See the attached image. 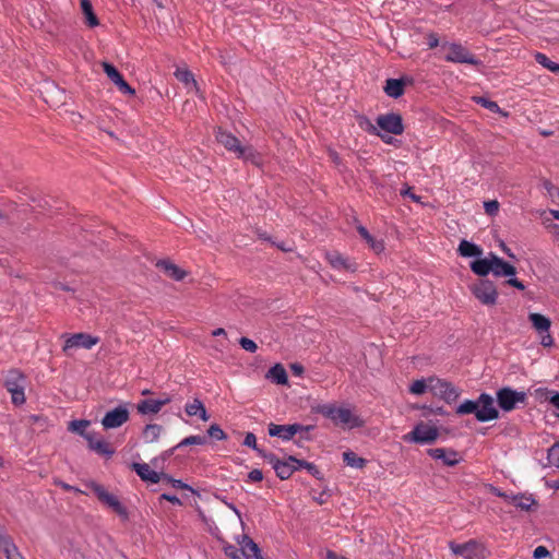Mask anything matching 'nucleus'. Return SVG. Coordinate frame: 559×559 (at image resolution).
I'll return each mask as SVG.
<instances>
[{
    "instance_id": "1",
    "label": "nucleus",
    "mask_w": 559,
    "mask_h": 559,
    "mask_svg": "<svg viewBox=\"0 0 559 559\" xmlns=\"http://www.w3.org/2000/svg\"><path fill=\"white\" fill-rule=\"evenodd\" d=\"M471 270L478 276L485 277L492 273L496 277H509L507 284L519 290H524L523 282L514 277L516 269L493 252H489L487 257L471 262Z\"/></svg>"
},
{
    "instance_id": "2",
    "label": "nucleus",
    "mask_w": 559,
    "mask_h": 559,
    "mask_svg": "<svg viewBox=\"0 0 559 559\" xmlns=\"http://www.w3.org/2000/svg\"><path fill=\"white\" fill-rule=\"evenodd\" d=\"M377 126L370 120L365 119L360 127L370 134L382 139L386 144L392 142V138L388 134L400 135L404 132L402 116L395 112L379 115L376 119Z\"/></svg>"
},
{
    "instance_id": "3",
    "label": "nucleus",
    "mask_w": 559,
    "mask_h": 559,
    "mask_svg": "<svg viewBox=\"0 0 559 559\" xmlns=\"http://www.w3.org/2000/svg\"><path fill=\"white\" fill-rule=\"evenodd\" d=\"M317 413L331 419L335 425H341L349 429L360 428L364 426V420L349 407L336 406L334 403H326L319 405L316 408Z\"/></svg>"
},
{
    "instance_id": "4",
    "label": "nucleus",
    "mask_w": 559,
    "mask_h": 559,
    "mask_svg": "<svg viewBox=\"0 0 559 559\" xmlns=\"http://www.w3.org/2000/svg\"><path fill=\"white\" fill-rule=\"evenodd\" d=\"M25 386L26 378L20 370L11 369L8 371L4 378V388L11 394V401L14 405L20 406L25 403Z\"/></svg>"
},
{
    "instance_id": "5",
    "label": "nucleus",
    "mask_w": 559,
    "mask_h": 559,
    "mask_svg": "<svg viewBox=\"0 0 559 559\" xmlns=\"http://www.w3.org/2000/svg\"><path fill=\"white\" fill-rule=\"evenodd\" d=\"M439 431L436 426H431L425 423L417 424L411 432L404 436V441L430 444L437 440Z\"/></svg>"
},
{
    "instance_id": "6",
    "label": "nucleus",
    "mask_w": 559,
    "mask_h": 559,
    "mask_svg": "<svg viewBox=\"0 0 559 559\" xmlns=\"http://www.w3.org/2000/svg\"><path fill=\"white\" fill-rule=\"evenodd\" d=\"M473 295L485 306H493L498 299V292L493 282L481 278L471 287Z\"/></svg>"
},
{
    "instance_id": "7",
    "label": "nucleus",
    "mask_w": 559,
    "mask_h": 559,
    "mask_svg": "<svg viewBox=\"0 0 559 559\" xmlns=\"http://www.w3.org/2000/svg\"><path fill=\"white\" fill-rule=\"evenodd\" d=\"M62 337L64 338V344L62 347V350L64 353H69L71 349L76 348L91 349L99 342V337L83 332L74 334H63Z\"/></svg>"
},
{
    "instance_id": "8",
    "label": "nucleus",
    "mask_w": 559,
    "mask_h": 559,
    "mask_svg": "<svg viewBox=\"0 0 559 559\" xmlns=\"http://www.w3.org/2000/svg\"><path fill=\"white\" fill-rule=\"evenodd\" d=\"M430 392L435 396L444 400L447 403H452L460 396L457 388L452 383L436 377H430Z\"/></svg>"
},
{
    "instance_id": "9",
    "label": "nucleus",
    "mask_w": 559,
    "mask_h": 559,
    "mask_svg": "<svg viewBox=\"0 0 559 559\" xmlns=\"http://www.w3.org/2000/svg\"><path fill=\"white\" fill-rule=\"evenodd\" d=\"M475 417L479 423L495 420L499 417V412L495 406V400L490 394L481 393L477 397V411Z\"/></svg>"
},
{
    "instance_id": "10",
    "label": "nucleus",
    "mask_w": 559,
    "mask_h": 559,
    "mask_svg": "<svg viewBox=\"0 0 559 559\" xmlns=\"http://www.w3.org/2000/svg\"><path fill=\"white\" fill-rule=\"evenodd\" d=\"M525 400V392H519L509 386L502 388L497 391L498 405L504 412L513 411L519 403H524Z\"/></svg>"
},
{
    "instance_id": "11",
    "label": "nucleus",
    "mask_w": 559,
    "mask_h": 559,
    "mask_svg": "<svg viewBox=\"0 0 559 559\" xmlns=\"http://www.w3.org/2000/svg\"><path fill=\"white\" fill-rule=\"evenodd\" d=\"M443 48H447L448 50L444 56V60L449 62L467 63L473 66L479 64V60L460 44H447Z\"/></svg>"
},
{
    "instance_id": "12",
    "label": "nucleus",
    "mask_w": 559,
    "mask_h": 559,
    "mask_svg": "<svg viewBox=\"0 0 559 559\" xmlns=\"http://www.w3.org/2000/svg\"><path fill=\"white\" fill-rule=\"evenodd\" d=\"M313 429V426H304L300 424H292V425H269V435L271 437H278L283 441H289L296 433L299 432H309Z\"/></svg>"
},
{
    "instance_id": "13",
    "label": "nucleus",
    "mask_w": 559,
    "mask_h": 559,
    "mask_svg": "<svg viewBox=\"0 0 559 559\" xmlns=\"http://www.w3.org/2000/svg\"><path fill=\"white\" fill-rule=\"evenodd\" d=\"M262 457L273 467L276 476L282 480L288 479L298 469V466L293 465L289 456L285 461H281L273 453L262 454Z\"/></svg>"
},
{
    "instance_id": "14",
    "label": "nucleus",
    "mask_w": 559,
    "mask_h": 559,
    "mask_svg": "<svg viewBox=\"0 0 559 559\" xmlns=\"http://www.w3.org/2000/svg\"><path fill=\"white\" fill-rule=\"evenodd\" d=\"M129 419V411L126 406L119 405L108 411L102 419L105 429H115L121 427Z\"/></svg>"
},
{
    "instance_id": "15",
    "label": "nucleus",
    "mask_w": 559,
    "mask_h": 559,
    "mask_svg": "<svg viewBox=\"0 0 559 559\" xmlns=\"http://www.w3.org/2000/svg\"><path fill=\"white\" fill-rule=\"evenodd\" d=\"M94 492L98 497L100 501L110 507L116 513L119 515L127 518L128 513L126 508L121 504L118 498L111 493H109L103 486L94 485Z\"/></svg>"
},
{
    "instance_id": "16",
    "label": "nucleus",
    "mask_w": 559,
    "mask_h": 559,
    "mask_svg": "<svg viewBox=\"0 0 559 559\" xmlns=\"http://www.w3.org/2000/svg\"><path fill=\"white\" fill-rule=\"evenodd\" d=\"M449 546L454 555L461 556L464 559H476L481 551L480 545L475 540H469L464 544H455L451 542Z\"/></svg>"
},
{
    "instance_id": "17",
    "label": "nucleus",
    "mask_w": 559,
    "mask_h": 559,
    "mask_svg": "<svg viewBox=\"0 0 559 559\" xmlns=\"http://www.w3.org/2000/svg\"><path fill=\"white\" fill-rule=\"evenodd\" d=\"M103 70L106 75L112 81V83L119 88V91L123 94L133 95L135 93L134 88H132L120 74V72L116 69L115 66L108 62L103 63Z\"/></svg>"
},
{
    "instance_id": "18",
    "label": "nucleus",
    "mask_w": 559,
    "mask_h": 559,
    "mask_svg": "<svg viewBox=\"0 0 559 559\" xmlns=\"http://www.w3.org/2000/svg\"><path fill=\"white\" fill-rule=\"evenodd\" d=\"M85 439L88 443V448L97 454L106 457L114 455L115 450L103 438H97L96 433H87L85 435Z\"/></svg>"
},
{
    "instance_id": "19",
    "label": "nucleus",
    "mask_w": 559,
    "mask_h": 559,
    "mask_svg": "<svg viewBox=\"0 0 559 559\" xmlns=\"http://www.w3.org/2000/svg\"><path fill=\"white\" fill-rule=\"evenodd\" d=\"M170 401L171 400L168 396L164 399H146L136 405V409L142 415L157 414L163 406L170 403Z\"/></svg>"
},
{
    "instance_id": "20",
    "label": "nucleus",
    "mask_w": 559,
    "mask_h": 559,
    "mask_svg": "<svg viewBox=\"0 0 559 559\" xmlns=\"http://www.w3.org/2000/svg\"><path fill=\"white\" fill-rule=\"evenodd\" d=\"M429 456L435 460H441L447 466H454L459 464L460 457L456 451L443 448H435L428 450Z\"/></svg>"
},
{
    "instance_id": "21",
    "label": "nucleus",
    "mask_w": 559,
    "mask_h": 559,
    "mask_svg": "<svg viewBox=\"0 0 559 559\" xmlns=\"http://www.w3.org/2000/svg\"><path fill=\"white\" fill-rule=\"evenodd\" d=\"M216 140L219 144H222L227 151L234 153L236 156L243 145H241L240 141L230 132L224 131L219 129L216 132Z\"/></svg>"
},
{
    "instance_id": "22",
    "label": "nucleus",
    "mask_w": 559,
    "mask_h": 559,
    "mask_svg": "<svg viewBox=\"0 0 559 559\" xmlns=\"http://www.w3.org/2000/svg\"><path fill=\"white\" fill-rule=\"evenodd\" d=\"M0 549L7 559H25L13 539L0 530Z\"/></svg>"
},
{
    "instance_id": "23",
    "label": "nucleus",
    "mask_w": 559,
    "mask_h": 559,
    "mask_svg": "<svg viewBox=\"0 0 559 559\" xmlns=\"http://www.w3.org/2000/svg\"><path fill=\"white\" fill-rule=\"evenodd\" d=\"M132 469L142 480L151 484H157L162 478V475L153 471L146 463H133Z\"/></svg>"
},
{
    "instance_id": "24",
    "label": "nucleus",
    "mask_w": 559,
    "mask_h": 559,
    "mask_svg": "<svg viewBox=\"0 0 559 559\" xmlns=\"http://www.w3.org/2000/svg\"><path fill=\"white\" fill-rule=\"evenodd\" d=\"M325 259L335 270H348L352 272L356 270L355 263L349 262L338 252H326Z\"/></svg>"
},
{
    "instance_id": "25",
    "label": "nucleus",
    "mask_w": 559,
    "mask_h": 559,
    "mask_svg": "<svg viewBox=\"0 0 559 559\" xmlns=\"http://www.w3.org/2000/svg\"><path fill=\"white\" fill-rule=\"evenodd\" d=\"M156 266L175 281H182L187 275L183 270L168 260H159Z\"/></svg>"
},
{
    "instance_id": "26",
    "label": "nucleus",
    "mask_w": 559,
    "mask_h": 559,
    "mask_svg": "<svg viewBox=\"0 0 559 559\" xmlns=\"http://www.w3.org/2000/svg\"><path fill=\"white\" fill-rule=\"evenodd\" d=\"M185 412L188 416H198L203 421H207L210 419V415L207 414L204 404L199 399H194L193 402L187 403Z\"/></svg>"
},
{
    "instance_id": "27",
    "label": "nucleus",
    "mask_w": 559,
    "mask_h": 559,
    "mask_svg": "<svg viewBox=\"0 0 559 559\" xmlns=\"http://www.w3.org/2000/svg\"><path fill=\"white\" fill-rule=\"evenodd\" d=\"M404 79H388L383 87L384 93L392 98H399L404 94Z\"/></svg>"
},
{
    "instance_id": "28",
    "label": "nucleus",
    "mask_w": 559,
    "mask_h": 559,
    "mask_svg": "<svg viewBox=\"0 0 559 559\" xmlns=\"http://www.w3.org/2000/svg\"><path fill=\"white\" fill-rule=\"evenodd\" d=\"M528 320L537 333L547 332V330H550L551 321L544 314L532 312L528 314Z\"/></svg>"
},
{
    "instance_id": "29",
    "label": "nucleus",
    "mask_w": 559,
    "mask_h": 559,
    "mask_svg": "<svg viewBox=\"0 0 559 559\" xmlns=\"http://www.w3.org/2000/svg\"><path fill=\"white\" fill-rule=\"evenodd\" d=\"M82 13L84 15V22L90 27H96L99 25V21L94 13L93 5L90 0H80Z\"/></svg>"
},
{
    "instance_id": "30",
    "label": "nucleus",
    "mask_w": 559,
    "mask_h": 559,
    "mask_svg": "<svg viewBox=\"0 0 559 559\" xmlns=\"http://www.w3.org/2000/svg\"><path fill=\"white\" fill-rule=\"evenodd\" d=\"M237 157L255 166L262 165L261 154L257 152L252 146H242Z\"/></svg>"
},
{
    "instance_id": "31",
    "label": "nucleus",
    "mask_w": 559,
    "mask_h": 559,
    "mask_svg": "<svg viewBox=\"0 0 559 559\" xmlns=\"http://www.w3.org/2000/svg\"><path fill=\"white\" fill-rule=\"evenodd\" d=\"M175 76L178 81L183 83L186 87L189 90V92L194 91L198 92V84L194 80V76L191 71L188 69H177L175 71Z\"/></svg>"
},
{
    "instance_id": "32",
    "label": "nucleus",
    "mask_w": 559,
    "mask_h": 559,
    "mask_svg": "<svg viewBox=\"0 0 559 559\" xmlns=\"http://www.w3.org/2000/svg\"><path fill=\"white\" fill-rule=\"evenodd\" d=\"M357 231L374 252L379 253L384 250V242L373 238L365 226L359 225L357 227Z\"/></svg>"
},
{
    "instance_id": "33",
    "label": "nucleus",
    "mask_w": 559,
    "mask_h": 559,
    "mask_svg": "<svg viewBox=\"0 0 559 559\" xmlns=\"http://www.w3.org/2000/svg\"><path fill=\"white\" fill-rule=\"evenodd\" d=\"M207 442L206 437L200 435H193L186 437L182 439L176 447L165 452L166 456H169L174 453L176 449L187 447V445H203Z\"/></svg>"
},
{
    "instance_id": "34",
    "label": "nucleus",
    "mask_w": 559,
    "mask_h": 559,
    "mask_svg": "<svg viewBox=\"0 0 559 559\" xmlns=\"http://www.w3.org/2000/svg\"><path fill=\"white\" fill-rule=\"evenodd\" d=\"M240 545V549L246 554L247 551L251 552L254 559H263L261 556L260 548L257 543L253 542L248 535H242L241 539L238 540Z\"/></svg>"
},
{
    "instance_id": "35",
    "label": "nucleus",
    "mask_w": 559,
    "mask_h": 559,
    "mask_svg": "<svg viewBox=\"0 0 559 559\" xmlns=\"http://www.w3.org/2000/svg\"><path fill=\"white\" fill-rule=\"evenodd\" d=\"M459 253L462 257H480L483 253V250L479 246L475 245L474 242H471L468 240H462L459 245Z\"/></svg>"
},
{
    "instance_id": "36",
    "label": "nucleus",
    "mask_w": 559,
    "mask_h": 559,
    "mask_svg": "<svg viewBox=\"0 0 559 559\" xmlns=\"http://www.w3.org/2000/svg\"><path fill=\"white\" fill-rule=\"evenodd\" d=\"M266 377L277 384H286L288 381L287 372L280 364L271 367Z\"/></svg>"
},
{
    "instance_id": "37",
    "label": "nucleus",
    "mask_w": 559,
    "mask_h": 559,
    "mask_svg": "<svg viewBox=\"0 0 559 559\" xmlns=\"http://www.w3.org/2000/svg\"><path fill=\"white\" fill-rule=\"evenodd\" d=\"M510 503L521 510L527 511L535 503V500L531 496H525V495L519 493V495H512Z\"/></svg>"
},
{
    "instance_id": "38",
    "label": "nucleus",
    "mask_w": 559,
    "mask_h": 559,
    "mask_svg": "<svg viewBox=\"0 0 559 559\" xmlns=\"http://www.w3.org/2000/svg\"><path fill=\"white\" fill-rule=\"evenodd\" d=\"M162 426L157 424H148L143 430V439L145 442H155L159 438Z\"/></svg>"
},
{
    "instance_id": "39",
    "label": "nucleus",
    "mask_w": 559,
    "mask_h": 559,
    "mask_svg": "<svg viewBox=\"0 0 559 559\" xmlns=\"http://www.w3.org/2000/svg\"><path fill=\"white\" fill-rule=\"evenodd\" d=\"M343 461L346 463V465L354 467V468H362L367 461L360 456H358L353 451H346L343 453Z\"/></svg>"
},
{
    "instance_id": "40",
    "label": "nucleus",
    "mask_w": 559,
    "mask_h": 559,
    "mask_svg": "<svg viewBox=\"0 0 559 559\" xmlns=\"http://www.w3.org/2000/svg\"><path fill=\"white\" fill-rule=\"evenodd\" d=\"M474 100L476 104L483 106L484 108L488 109L489 111L491 112H496V114H500L504 117L508 116V112L503 111L499 105L493 102V100H490L486 97H481V96H478V97H474Z\"/></svg>"
},
{
    "instance_id": "41",
    "label": "nucleus",
    "mask_w": 559,
    "mask_h": 559,
    "mask_svg": "<svg viewBox=\"0 0 559 559\" xmlns=\"http://www.w3.org/2000/svg\"><path fill=\"white\" fill-rule=\"evenodd\" d=\"M535 61L554 73H559V63L551 61L545 53L536 52L534 55Z\"/></svg>"
},
{
    "instance_id": "42",
    "label": "nucleus",
    "mask_w": 559,
    "mask_h": 559,
    "mask_svg": "<svg viewBox=\"0 0 559 559\" xmlns=\"http://www.w3.org/2000/svg\"><path fill=\"white\" fill-rule=\"evenodd\" d=\"M426 391H430V378L416 380L409 386V392L415 395H421Z\"/></svg>"
},
{
    "instance_id": "43",
    "label": "nucleus",
    "mask_w": 559,
    "mask_h": 559,
    "mask_svg": "<svg viewBox=\"0 0 559 559\" xmlns=\"http://www.w3.org/2000/svg\"><path fill=\"white\" fill-rule=\"evenodd\" d=\"M477 411V400H465L456 407L457 415H476Z\"/></svg>"
},
{
    "instance_id": "44",
    "label": "nucleus",
    "mask_w": 559,
    "mask_h": 559,
    "mask_svg": "<svg viewBox=\"0 0 559 559\" xmlns=\"http://www.w3.org/2000/svg\"><path fill=\"white\" fill-rule=\"evenodd\" d=\"M90 426V421L86 419H75L69 423L68 430L85 438V429Z\"/></svg>"
},
{
    "instance_id": "45",
    "label": "nucleus",
    "mask_w": 559,
    "mask_h": 559,
    "mask_svg": "<svg viewBox=\"0 0 559 559\" xmlns=\"http://www.w3.org/2000/svg\"><path fill=\"white\" fill-rule=\"evenodd\" d=\"M224 554L230 559H249V556L231 544H226L224 547Z\"/></svg>"
},
{
    "instance_id": "46",
    "label": "nucleus",
    "mask_w": 559,
    "mask_h": 559,
    "mask_svg": "<svg viewBox=\"0 0 559 559\" xmlns=\"http://www.w3.org/2000/svg\"><path fill=\"white\" fill-rule=\"evenodd\" d=\"M547 460L551 466L559 468V440L548 449Z\"/></svg>"
},
{
    "instance_id": "47",
    "label": "nucleus",
    "mask_w": 559,
    "mask_h": 559,
    "mask_svg": "<svg viewBox=\"0 0 559 559\" xmlns=\"http://www.w3.org/2000/svg\"><path fill=\"white\" fill-rule=\"evenodd\" d=\"M207 436L217 441L227 439L226 432L217 424H213L209 427Z\"/></svg>"
},
{
    "instance_id": "48",
    "label": "nucleus",
    "mask_w": 559,
    "mask_h": 559,
    "mask_svg": "<svg viewBox=\"0 0 559 559\" xmlns=\"http://www.w3.org/2000/svg\"><path fill=\"white\" fill-rule=\"evenodd\" d=\"M243 445L248 447V448H251L253 449L254 451H257L261 456L262 454H266L265 452H263L261 449L258 448V444H257V437L254 433L252 432H247L246 436H245V439H243Z\"/></svg>"
},
{
    "instance_id": "49",
    "label": "nucleus",
    "mask_w": 559,
    "mask_h": 559,
    "mask_svg": "<svg viewBox=\"0 0 559 559\" xmlns=\"http://www.w3.org/2000/svg\"><path fill=\"white\" fill-rule=\"evenodd\" d=\"M239 345L241 346L242 349L249 353H255L258 349V345L248 337H241L239 340Z\"/></svg>"
},
{
    "instance_id": "50",
    "label": "nucleus",
    "mask_w": 559,
    "mask_h": 559,
    "mask_svg": "<svg viewBox=\"0 0 559 559\" xmlns=\"http://www.w3.org/2000/svg\"><path fill=\"white\" fill-rule=\"evenodd\" d=\"M540 338V345L544 347H551L554 346V337L550 333V330H547V332L538 333Z\"/></svg>"
},
{
    "instance_id": "51",
    "label": "nucleus",
    "mask_w": 559,
    "mask_h": 559,
    "mask_svg": "<svg viewBox=\"0 0 559 559\" xmlns=\"http://www.w3.org/2000/svg\"><path fill=\"white\" fill-rule=\"evenodd\" d=\"M484 209L488 215L493 216L499 211V203L496 200L487 201L484 203Z\"/></svg>"
},
{
    "instance_id": "52",
    "label": "nucleus",
    "mask_w": 559,
    "mask_h": 559,
    "mask_svg": "<svg viewBox=\"0 0 559 559\" xmlns=\"http://www.w3.org/2000/svg\"><path fill=\"white\" fill-rule=\"evenodd\" d=\"M550 555L549 550L545 546H538L533 551L534 559H544Z\"/></svg>"
},
{
    "instance_id": "53",
    "label": "nucleus",
    "mask_w": 559,
    "mask_h": 559,
    "mask_svg": "<svg viewBox=\"0 0 559 559\" xmlns=\"http://www.w3.org/2000/svg\"><path fill=\"white\" fill-rule=\"evenodd\" d=\"M248 479L253 483L261 481L263 479V473L258 468L252 469L248 474Z\"/></svg>"
},
{
    "instance_id": "54",
    "label": "nucleus",
    "mask_w": 559,
    "mask_h": 559,
    "mask_svg": "<svg viewBox=\"0 0 559 559\" xmlns=\"http://www.w3.org/2000/svg\"><path fill=\"white\" fill-rule=\"evenodd\" d=\"M168 481L171 483L173 487L178 489H189L190 487L180 479H174L167 475H163Z\"/></svg>"
},
{
    "instance_id": "55",
    "label": "nucleus",
    "mask_w": 559,
    "mask_h": 559,
    "mask_svg": "<svg viewBox=\"0 0 559 559\" xmlns=\"http://www.w3.org/2000/svg\"><path fill=\"white\" fill-rule=\"evenodd\" d=\"M401 195H403V197H408V198H411V199H412L413 201H415V202H420V197H418V195L414 194V193L412 192V188H411V187H408V186H405V187L401 190Z\"/></svg>"
},
{
    "instance_id": "56",
    "label": "nucleus",
    "mask_w": 559,
    "mask_h": 559,
    "mask_svg": "<svg viewBox=\"0 0 559 559\" xmlns=\"http://www.w3.org/2000/svg\"><path fill=\"white\" fill-rule=\"evenodd\" d=\"M160 499L163 500H166V501H169L171 502L173 504H177V506H180L181 504V500L175 496V495H169V493H163L160 496Z\"/></svg>"
},
{
    "instance_id": "57",
    "label": "nucleus",
    "mask_w": 559,
    "mask_h": 559,
    "mask_svg": "<svg viewBox=\"0 0 559 559\" xmlns=\"http://www.w3.org/2000/svg\"><path fill=\"white\" fill-rule=\"evenodd\" d=\"M312 476L317 477V478H320V471L318 469V467L313 464V463H309V464H306V467H305Z\"/></svg>"
},
{
    "instance_id": "58",
    "label": "nucleus",
    "mask_w": 559,
    "mask_h": 559,
    "mask_svg": "<svg viewBox=\"0 0 559 559\" xmlns=\"http://www.w3.org/2000/svg\"><path fill=\"white\" fill-rule=\"evenodd\" d=\"M58 486H60L62 489H64L66 491H75V492H81V490L74 486H71L64 481H58L57 483Z\"/></svg>"
},
{
    "instance_id": "59",
    "label": "nucleus",
    "mask_w": 559,
    "mask_h": 559,
    "mask_svg": "<svg viewBox=\"0 0 559 559\" xmlns=\"http://www.w3.org/2000/svg\"><path fill=\"white\" fill-rule=\"evenodd\" d=\"M492 492H493L497 497H501V498H503L507 502H509V503L511 502V497H512V495H508V493H506V492L501 491V490H500V489H498V488H493V489H492Z\"/></svg>"
},
{
    "instance_id": "60",
    "label": "nucleus",
    "mask_w": 559,
    "mask_h": 559,
    "mask_svg": "<svg viewBox=\"0 0 559 559\" xmlns=\"http://www.w3.org/2000/svg\"><path fill=\"white\" fill-rule=\"evenodd\" d=\"M289 460L292 461L293 465H296L298 466V469L299 468H305L306 467V464H309L310 462H307V461H304V460H298L296 459L295 456H289Z\"/></svg>"
},
{
    "instance_id": "61",
    "label": "nucleus",
    "mask_w": 559,
    "mask_h": 559,
    "mask_svg": "<svg viewBox=\"0 0 559 559\" xmlns=\"http://www.w3.org/2000/svg\"><path fill=\"white\" fill-rule=\"evenodd\" d=\"M439 45V38L435 34H430L428 36V46L429 48H436Z\"/></svg>"
},
{
    "instance_id": "62",
    "label": "nucleus",
    "mask_w": 559,
    "mask_h": 559,
    "mask_svg": "<svg viewBox=\"0 0 559 559\" xmlns=\"http://www.w3.org/2000/svg\"><path fill=\"white\" fill-rule=\"evenodd\" d=\"M543 187L548 191L549 194H552L554 191L557 190V188L549 180H545L543 182Z\"/></svg>"
},
{
    "instance_id": "63",
    "label": "nucleus",
    "mask_w": 559,
    "mask_h": 559,
    "mask_svg": "<svg viewBox=\"0 0 559 559\" xmlns=\"http://www.w3.org/2000/svg\"><path fill=\"white\" fill-rule=\"evenodd\" d=\"M550 404L554 405L556 408L559 409V392L555 393L550 400H549Z\"/></svg>"
},
{
    "instance_id": "64",
    "label": "nucleus",
    "mask_w": 559,
    "mask_h": 559,
    "mask_svg": "<svg viewBox=\"0 0 559 559\" xmlns=\"http://www.w3.org/2000/svg\"><path fill=\"white\" fill-rule=\"evenodd\" d=\"M213 336H226V331L223 328H217L212 331Z\"/></svg>"
}]
</instances>
